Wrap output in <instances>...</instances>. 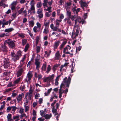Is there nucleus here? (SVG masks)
I'll use <instances>...</instances> for the list:
<instances>
[{
  "instance_id": "obj_52",
  "label": "nucleus",
  "mask_w": 121,
  "mask_h": 121,
  "mask_svg": "<svg viewBox=\"0 0 121 121\" xmlns=\"http://www.w3.org/2000/svg\"><path fill=\"white\" fill-rule=\"evenodd\" d=\"M40 96V95L39 93H36L35 95V98L36 99H38V98L37 97H39Z\"/></svg>"
},
{
  "instance_id": "obj_17",
  "label": "nucleus",
  "mask_w": 121,
  "mask_h": 121,
  "mask_svg": "<svg viewBox=\"0 0 121 121\" xmlns=\"http://www.w3.org/2000/svg\"><path fill=\"white\" fill-rule=\"evenodd\" d=\"M60 64H56L54 65L52 68V69L54 71H55L56 69L60 65Z\"/></svg>"
},
{
  "instance_id": "obj_11",
  "label": "nucleus",
  "mask_w": 121,
  "mask_h": 121,
  "mask_svg": "<svg viewBox=\"0 0 121 121\" xmlns=\"http://www.w3.org/2000/svg\"><path fill=\"white\" fill-rule=\"evenodd\" d=\"M67 40H66L65 41H64L62 44L60 45L59 48L60 50L62 49L64 47L65 44L67 42Z\"/></svg>"
},
{
  "instance_id": "obj_36",
  "label": "nucleus",
  "mask_w": 121,
  "mask_h": 121,
  "mask_svg": "<svg viewBox=\"0 0 121 121\" xmlns=\"http://www.w3.org/2000/svg\"><path fill=\"white\" fill-rule=\"evenodd\" d=\"M51 8L52 7H51L50 6L48 7V8L47 9H44V10H46V11H48L50 13L51 12V11L50 10L51 9Z\"/></svg>"
},
{
  "instance_id": "obj_5",
  "label": "nucleus",
  "mask_w": 121,
  "mask_h": 121,
  "mask_svg": "<svg viewBox=\"0 0 121 121\" xmlns=\"http://www.w3.org/2000/svg\"><path fill=\"white\" fill-rule=\"evenodd\" d=\"M67 79V77H65L64 79V83L66 84V86L67 87H69V85L70 83L71 78L70 76L69 77L67 80H66Z\"/></svg>"
},
{
  "instance_id": "obj_42",
  "label": "nucleus",
  "mask_w": 121,
  "mask_h": 121,
  "mask_svg": "<svg viewBox=\"0 0 121 121\" xmlns=\"http://www.w3.org/2000/svg\"><path fill=\"white\" fill-rule=\"evenodd\" d=\"M13 86V85L12 82H9L7 85V86L8 87H10Z\"/></svg>"
},
{
  "instance_id": "obj_3",
  "label": "nucleus",
  "mask_w": 121,
  "mask_h": 121,
  "mask_svg": "<svg viewBox=\"0 0 121 121\" xmlns=\"http://www.w3.org/2000/svg\"><path fill=\"white\" fill-rule=\"evenodd\" d=\"M3 66L4 68L6 69L10 66V62L9 59L7 58H4L3 60Z\"/></svg>"
},
{
  "instance_id": "obj_41",
  "label": "nucleus",
  "mask_w": 121,
  "mask_h": 121,
  "mask_svg": "<svg viewBox=\"0 0 121 121\" xmlns=\"http://www.w3.org/2000/svg\"><path fill=\"white\" fill-rule=\"evenodd\" d=\"M12 108L13 109L12 111H14V112L17 109V108L15 106H11V108Z\"/></svg>"
},
{
  "instance_id": "obj_39",
  "label": "nucleus",
  "mask_w": 121,
  "mask_h": 121,
  "mask_svg": "<svg viewBox=\"0 0 121 121\" xmlns=\"http://www.w3.org/2000/svg\"><path fill=\"white\" fill-rule=\"evenodd\" d=\"M24 107L25 108V112H26L29 109V107L28 106H26L25 105H24Z\"/></svg>"
},
{
  "instance_id": "obj_32",
  "label": "nucleus",
  "mask_w": 121,
  "mask_h": 121,
  "mask_svg": "<svg viewBox=\"0 0 121 121\" xmlns=\"http://www.w3.org/2000/svg\"><path fill=\"white\" fill-rule=\"evenodd\" d=\"M57 109H55V107H53L52 108V112L54 114L55 112H57Z\"/></svg>"
},
{
  "instance_id": "obj_21",
  "label": "nucleus",
  "mask_w": 121,
  "mask_h": 121,
  "mask_svg": "<svg viewBox=\"0 0 121 121\" xmlns=\"http://www.w3.org/2000/svg\"><path fill=\"white\" fill-rule=\"evenodd\" d=\"M29 24L30 26L32 27L34 25V22L32 20L29 22Z\"/></svg>"
},
{
  "instance_id": "obj_53",
  "label": "nucleus",
  "mask_w": 121,
  "mask_h": 121,
  "mask_svg": "<svg viewBox=\"0 0 121 121\" xmlns=\"http://www.w3.org/2000/svg\"><path fill=\"white\" fill-rule=\"evenodd\" d=\"M37 27L36 26H35L34 27L33 29V30L34 31L35 33L36 32H37L36 30H37Z\"/></svg>"
},
{
  "instance_id": "obj_57",
  "label": "nucleus",
  "mask_w": 121,
  "mask_h": 121,
  "mask_svg": "<svg viewBox=\"0 0 121 121\" xmlns=\"http://www.w3.org/2000/svg\"><path fill=\"white\" fill-rule=\"evenodd\" d=\"M31 62V61H29L27 65V66L28 67L30 68V64Z\"/></svg>"
},
{
  "instance_id": "obj_43",
  "label": "nucleus",
  "mask_w": 121,
  "mask_h": 121,
  "mask_svg": "<svg viewBox=\"0 0 121 121\" xmlns=\"http://www.w3.org/2000/svg\"><path fill=\"white\" fill-rule=\"evenodd\" d=\"M11 107L9 106L6 109V111L7 112H9L11 110Z\"/></svg>"
},
{
  "instance_id": "obj_19",
  "label": "nucleus",
  "mask_w": 121,
  "mask_h": 121,
  "mask_svg": "<svg viewBox=\"0 0 121 121\" xmlns=\"http://www.w3.org/2000/svg\"><path fill=\"white\" fill-rule=\"evenodd\" d=\"M16 55L17 56L19 57V58L20 57L22 56V52L21 51L19 50L17 52V54Z\"/></svg>"
},
{
  "instance_id": "obj_24",
  "label": "nucleus",
  "mask_w": 121,
  "mask_h": 121,
  "mask_svg": "<svg viewBox=\"0 0 121 121\" xmlns=\"http://www.w3.org/2000/svg\"><path fill=\"white\" fill-rule=\"evenodd\" d=\"M67 48H64L63 53L65 54H70V53L69 52H66V51Z\"/></svg>"
},
{
  "instance_id": "obj_55",
  "label": "nucleus",
  "mask_w": 121,
  "mask_h": 121,
  "mask_svg": "<svg viewBox=\"0 0 121 121\" xmlns=\"http://www.w3.org/2000/svg\"><path fill=\"white\" fill-rule=\"evenodd\" d=\"M56 100H55L54 102L51 104V106H52L53 107H55L54 105L56 103Z\"/></svg>"
},
{
  "instance_id": "obj_62",
  "label": "nucleus",
  "mask_w": 121,
  "mask_h": 121,
  "mask_svg": "<svg viewBox=\"0 0 121 121\" xmlns=\"http://www.w3.org/2000/svg\"><path fill=\"white\" fill-rule=\"evenodd\" d=\"M27 19L26 18H24L23 19V23H25L27 21Z\"/></svg>"
},
{
  "instance_id": "obj_45",
  "label": "nucleus",
  "mask_w": 121,
  "mask_h": 121,
  "mask_svg": "<svg viewBox=\"0 0 121 121\" xmlns=\"http://www.w3.org/2000/svg\"><path fill=\"white\" fill-rule=\"evenodd\" d=\"M18 36L19 37H21L22 38H24L25 37V36H24V35L23 34H18Z\"/></svg>"
},
{
  "instance_id": "obj_60",
  "label": "nucleus",
  "mask_w": 121,
  "mask_h": 121,
  "mask_svg": "<svg viewBox=\"0 0 121 121\" xmlns=\"http://www.w3.org/2000/svg\"><path fill=\"white\" fill-rule=\"evenodd\" d=\"M39 104H41L42 103L43 99L42 98H40L39 99Z\"/></svg>"
},
{
  "instance_id": "obj_20",
  "label": "nucleus",
  "mask_w": 121,
  "mask_h": 121,
  "mask_svg": "<svg viewBox=\"0 0 121 121\" xmlns=\"http://www.w3.org/2000/svg\"><path fill=\"white\" fill-rule=\"evenodd\" d=\"M22 95L21 94H19L18 95V97H17V101L19 102L22 99Z\"/></svg>"
},
{
  "instance_id": "obj_31",
  "label": "nucleus",
  "mask_w": 121,
  "mask_h": 121,
  "mask_svg": "<svg viewBox=\"0 0 121 121\" xmlns=\"http://www.w3.org/2000/svg\"><path fill=\"white\" fill-rule=\"evenodd\" d=\"M48 77L45 78L43 80V82H48L49 81V80L48 78Z\"/></svg>"
},
{
  "instance_id": "obj_10",
  "label": "nucleus",
  "mask_w": 121,
  "mask_h": 121,
  "mask_svg": "<svg viewBox=\"0 0 121 121\" xmlns=\"http://www.w3.org/2000/svg\"><path fill=\"white\" fill-rule=\"evenodd\" d=\"M49 21L45 20L44 23V25L45 28H48Z\"/></svg>"
},
{
  "instance_id": "obj_49",
  "label": "nucleus",
  "mask_w": 121,
  "mask_h": 121,
  "mask_svg": "<svg viewBox=\"0 0 121 121\" xmlns=\"http://www.w3.org/2000/svg\"><path fill=\"white\" fill-rule=\"evenodd\" d=\"M67 23L69 24L70 25L71 24V20H70V19H68L67 21Z\"/></svg>"
},
{
  "instance_id": "obj_64",
  "label": "nucleus",
  "mask_w": 121,
  "mask_h": 121,
  "mask_svg": "<svg viewBox=\"0 0 121 121\" xmlns=\"http://www.w3.org/2000/svg\"><path fill=\"white\" fill-rule=\"evenodd\" d=\"M38 120L39 121H43L44 120V118H42L41 117H40L38 118Z\"/></svg>"
},
{
  "instance_id": "obj_51",
  "label": "nucleus",
  "mask_w": 121,
  "mask_h": 121,
  "mask_svg": "<svg viewBox=\"0 0 121 121\" xmlns=\"http://www.w3.org/2000/svg\"><path fill=\"white\" fill-rule=\"evenodd\" d=\"M38 16L39 17V19H41L43 17V14L42 13H41L38 15Z\"/></svg>"
},
{
  "instance_id": "obj_7",
  "label": "nucleus",
  "mask_w": 121,
  "mask_h": 121,
  "mask_svg": "<svg viewBox=\"0 0 121 121\" xmlns=\"http://www.w3.org/2000/svg\"><path fill=\"white\" fill-rule=\"evenodd\" d=\"M5 42H4V44L1 45V50L3 52H7L8 51V48L7 46L5 45Z\"/></svg>"
},
{
  "instance_id": "obj_48",
  "label": "nucleus",
  "mask_w": 121,
  "mask_h": 121,
  "mask_svg": "<svg viewBox=\"0 0 121 121\" xmlns=\"http://www.w3.org/2000/svg\"><path fill=\"white\" fill-rule=\"evenodd\" d=\"M65 48H66V50L67 51L69 50H69H70L71 48V47L69 45H67V46Z\"/></svg>"
},
{
  "instance_id": "obj_18",
  "label": "nucleus",
  "mask_w": 121,
  "mask_h": 121,
  "mask_svg": "<svg viewBox=\"0 0 121 121\" xmlns=\"http://www.w3.org/2000/svg\"><path fill=\"white\" fill-rule=\"evenodd\" d=\"M14 30L12 28H10L9 29H5L4 30L5 32H10Z\"/></svg>"
},
{
  "instance_id": "obj_47",
  "label": "nucleus",
  "mask_w": 121,
  "mask_h": 121,
  "mask_svg": "<svg viewBox=\"0 0 121 121\" xmlns=\"http://www.w3.org/2000/svg\"><path fill=\"white\" fill-rule=\"evenodd\" d=\"M36 25L40 29L41 27V25L38 22H37L36 23Z\"/></svg>"
},
{
  "instance_id": "obj_44",
  "label": "nucleus",
  "mask_w": 121,
  "mask_h": 121,
  "mask_svg": "<svg viewBox=\"0 0 121 121\" xmlns=\"http://www.w3.org/2000/svg\"><path fill=\"white\" fill-rule=\"evenodd\" d=\"M9 73V72H4L3 74V76H8Z\"/></svg>"
},
{
  "instance_id": "obj_26",
  "label": "nucleus",
  "mask_w": 121,
  "mask_h": 121,
  "mask_svg": "<svg viewBox=\"0 0 121 121\" xmlns=\"http://www.w3.org/2000/svg\"><path fill=\"white\" fill-rule=\"evenodd\" d=\"M42 4L41 2H38L37 4V7L38 8H40L42 6Z\"/></svg>"
},
{
  "instance_id": "obj_16",
  "label": "nucleus",
  "mask_w": 121,
  "mask_h": 121,
  "mask_svg": "<svg viewBox=\"0 0 121 121\" xmlns=\"http://www.w3.org/2000/svg\"><path fill=\"white\" fill-rule=\"evenodd\" d=\"M81 5L83 9H84V8L83 7H86L88 6L86 2H82L81 3Z\"/></svg>"
},
{
  "instance_id": "obj_56",
  "label": "nucleus",
  "mask_w": 121,
  "mask_h": 121,
  "mask_svg": "<svg viewBox=\"0 0 121 121\" xmlns=\"http://www.w3.org/2000/svg\"><path fill=\"white\" fill-rule=\"evenodd\" d=\"M11 117L12 115L10 114H8L7 117V118H9L10 119H11Z\"/></svg>"
},
{
  "instance_id": "obj_33",
  "label": "nucleus",
  "mask_w": 121,
  "mask_h": 121,
  "mask_svg": "<svg viewBox=\"0 0 121 121\" xmlns=\"http://www.w3.org/2000/svg\"><path fill=\"white\" fill-rule=\"evenodd\" d=\"M24 8L22 7V8L20 10L18 11V13L19 14H21L22 13L23 11L24 10Z\"/></svg>"
},
{
  "instance_id": "obj_13",
  "label": "nucleus",
  "mask_w": 121,
  "mask_h": 121,
  "mask_svg": "<svg viewBox=\"0 0 121 121\" xmlns=\"http://www.w3.org/2000/svg\"><path fill=\"white\" fill-rule=\"evenodd\" d=\"M54 74H52V75L50 76H49L48 77L49 78H48L49 80V81L50 82H52L53 83V79L54 78Z\"/></svg>"
},
{
  "instance_id": "obj_35",
  "label": "nucleus",
  "mask_w": 121,
  "mask_h": 121,
  "mask_svg": "<svg viewBox=\"0 0 121 121\" xmlns=\"http://www.w3.org/2000/svg\"><path fill=\"white\" fill-rule=\"evenodd\" d=\"M30 9L32 11H35V9L34 4H32L31 5V7Z\"/></svg>"
},
{
  "instance_id": "obj_61",
  "label": "nucleus",
  "mask_w": 121,
  "mask_h": 121,
  "mask_svg": "<svg viewBox=\"0 0 121 121\" xmlns=\"http://www.w3.org/2000/svg\"><path fill=\"white\" fill-rule=\"evenodd\" d=\"M19 112L22 114L23 112V109L22 108H21L20 109Z\"/></svg>"
},
{
  "instance_id": "obj_34",
  "label": "nucleus",
  "mask_w": 121,
  "mask_h": 121,
  "mask_svg": "<svg viewBox=\"0 0 121 121\" xmlns=\"http://www.w3.org/2000/svg\"><path fill=\"white\" fill-rule=\"evenodd\" d=\"M13 89V88H8L5 90V92H9L12 90Z\"/></svg>"
},
{
  "instance_id": "obj_22",
  "label": "nucleus",
  "mask_w": 121,
  "mask_h": 121,
  "mask_svg": "<svg viewBox=\"0 0 121 121\" xmlns=\"http://www.w3.org/2000/svg\"><path fill=\"white\" fill-rule=\"evenodd\" d=\"M29 47V43H27L25 46L24 49V51L25 52H26L28 50Z\"/></svg>"
},
{
  "instance_id": "obj_14",
  "label": "nucleus",
  "mask_w": 121,
  "mask_h": 121,
  "mask_svg": "<svg viewBox=\"0 0 121 121\" xmlns=\"http://www.w3.org/2000/svg\"><path fill=\"white\" fill-rule=\"evenodd\" d=\"M44 117L46 119H50L52 117V114H50L49 115L46 114V115H44Z\"/></svg>"
},
{
  "instance_id": "obj_4",
  "label": "nucleus",
  "mask_w": 121,
  "mask_h": 121,
  "mask_svg": "<svg viewBox=\"0 0 121 121\" xmlns=\"http://www.w3.org/2000/svg\"><path fill=\"white\" fill-rule=\"evenodd\" d=\"M33 76V74L31 72H29L27 75V78L25 79V81L27 82H29V83L30 82H31L30 81L31 80Z\"/></svg>"
},
{
  "instance_id": "obj_15",
  "label": "nucleus",
  "mask_w": 121,
  "mask_h": 121,
  "mask_svg": "<svg viewBox=\"0 0 121 121\" xmlns=\"http://www.w3.org/2000/svg\"><path fill=\"white\" fill-rule=\"evenodd\" d=\"M22 79L21 77H19L14 82V83L15 84H16L18 83L21 80H22Z\"/></svg>"
},
{
  "instance_id": "obj_50",
  "label": "nucleus",
  "mask_w": 121,
  "mask_h": 121,
  "mask_svg": "<svg viewBox=\"0 0 121 121\" xmlns=\"http://www.w3.org/2000/svg\"><path fill=\"white\" fill-rule=\"evenodd\" d=\"M64 83H64V82H63L61 84L60 87V88H62L65 86Z\"/></svg>"
},
{
  "instance_id": "obj_12",
  "label": "nucleus",
  "mask_w": 121,
  "mask_h": 121,
  "mask_svg": "<svg viewBox=\"0 0 121 121\" xmlns=\"http://www.w3.org/2000/svg\"><path fill=\"white\" fill-rule=\"evenodd\" d=\"M60 41L59 40H56V41L54 44V48L56 49L59 44Z\"/></svg>"
},
{
  "instance_id": "obj_63",
  "label": "nucleus",
  "mask_w": 121,
  "mask_h": 121,
  "mask_svg": "<svg viewBox=\"0 0 121 121\" xmlns=\"http://www.w3.org/2000/svg\"><path fill=\"white\" fill-rule=\"evenodd\" d=\"M40 115L41 116H42L44 113V111H43V110H41L40 111Z\"/></svg>"
},
{
  "instance_id": "obj_27",
  "label": "nucleus",
  "mask_w": 121,
  "mask_h": 121,
  "mask_svg": "<svg viewBox=\"0 0 121 121\" xmlns=\"http://www.w3.org/2000/svg\"><path fill=\"white\" fill-rule=\"evenodd\" d=\"M51 69V66L50 65H48V66L46 72L47 73H48L50 71Z\"/></svg>"
},
{
  "instance_id": "obj_6",
  "label": "nucleus",
  "mask_w": 121,
  "mask_h": 121,
  "mask_svg": "<svg viewBox=\"0 0 121 121\" xmlns=\"http://www.w3.org/2000/svg\"><path fill=\"white\" fill-rule=\"evenodd\" d=\"M11 54L12 59L14 61V62H16L17 60H19V57L17 56L15 53L14 52H11Z\"/></svg>"
},
{
  "instance_id": "obj_40",
  "label": "nucleus",
  "mask_w": 121,
  "mask_h": 121,
  "mask_svg": "<svg viewBox=\"0 0 121 121\" xmlns=\"http://www.w3.org/2000/svg\"><path fill=\"white\" fill-rule=\"evenodd\" d=\"M75 34V36H77L78 35V34L77 33H74L73 32L72 33V35H71V37L73 39V35H74Z\"/></svg>"
},
{
  "instance_id": "obj_9",
  "label": "nucleus",
  "mask_w": 121,
  "mask_h": 121,
  "mask_svg": "<svg viewBox=\"0 0 121 121\" xmlns=\"http://www.w3.org/2000/svg\"><path fill=\"white\" fill-rule=\"evenodd\" d=\"M24 71L22 68L19 69L17 73V77H18L20 76L22 73Z\"/></svg>"
},
{
  "instance_id": "obj_25",
  "label": "nucleus",
  "mask_w": 121,
  "mask_h": 121,
  "mask_svg": "<svg viewBox=\"0 0 121 121\" xmlns=\"http://www.w3.org/2000/svg\"><path fill=\"white\" fill-rule=\"evenodd\" d=\"M60 53L58 51L56 54V59H58L59 58Z\"/></svg>"
},
{
  "instance_id": "obj_37",
  "label": "nucleus",
  "mask_w": 121,
  "mask_h": 121,
  "mask_svg": "<svg viewBox=\"0 0 121 121\" xmlns=\"http://www.w3.org/2000/svg\"><path fill=\"white\" fill-rule=\"evenodd\" d=\"M11 9L13 11L14 10H15L16 9L15 6V5H11Z\"/></svg>"
},
{
  "instance_id": "obj_29",
  "label": "nucleus",
  "mask_w": 121,
  "mask_h": 121,
  "mask_svg": "<svg viewBox=\"0 0 121 121\" xmlns=\"http://www.w3.org/2000/svg\"><path fill=\"white\" fill-rule=\"evenodd\" d=\"M48 29V28H45L44 29L43 33L46 34H47L48 33L49 31Z\"/></svg>"
},
{
  "instance_id": "obj_59",
  "label": "nucleus",
  "mask_w": 121,
  "mask_h": 121,
  "mask_svg": "<svg viewBox=\"0 0 121 121\" xmlns=\"http://www.w3.org/2000/svg\"><path fill=\"white\" fill-rule=\"evenodd\" d=\"M17 4V3L16 1H13V2L12 4H11V5H13L16 6Z\"/></svg>"
},
{
  "instance_id": "obj_58",
  "label": "nucleus",
  "mask_w": 121,
  "mask_h": 121,
  "mask_svg": "<svg viewBox=\"0 0 121 121\" xmlns=\"http://www.w3.org/2000/svg\"><path fill=\"white\" fill-rule=\"evenodd\" d=\"M71 13L70 11H67V15L68 16L71 15Z\"/></svg>"
},
{
  "instance_id": "obj_54",
  "label": "nucleus",
  "mask_w": 121,
  "mask_h": 121,
  "mask_svg": "<svg viewBox=\"0 0 121 121\" xmlns=\"http://www.w3.org/2000/svg\"><path fill=\"white\" fill-rule=\"evenodd\" d=\"M32 114L34 116H36V112L35 110L34 109L33 110V113Z\"/></svg>"
},
{
  "instance_id": "obj_1",
  "label": "nucleus",
  "mask_w": 121,
  "mask_h": 121,
  "mask_svg": "<svg viewBox=\"0 0 121 121\" xmlns=\"http://www.w3.org/2000/svg\"><path fill=\"white\" fill-rule=\"evenodd\" d=\"M5 42L8 45L9 47L12 49H13L15 47L16 41L12 40L11 39H9L5 41Z\"/></svg>"
},
{
  "instance_id": "obj_38",
  "label": "nucleus",
  "mask_w": 121,
  "mask_h": 121,
  "mask_svg": "<svg viewBox=\"0 0 121 121\" xmlns=\"http://www.w3.org/2000/svg\"><path fill=\"white\" fill-rule=\"evenodd\" d=\"M42 10L41 9H38L37 12V13L38 14H39L40 13H41L42 12Z\"/></svg>"
},
{
  "instance_id": "obj_23",
  "label": "nucleus",
  "mask_w": 121,
  "mask_h": 121,
  "mask_svg": "<svg viewBox=\"0 0 121 121\" xmlns=\"http://www.w3.org/2000/svg\"><path fill=\"white\" fill-rule=\"evenodd\" d=\"M27 42V40L25 39L22 40V43L23 46H24L26 44Z\"/></svg>"
},
{
  "instance_id": "obj_30",
  "label": "nucleus",
  "mask_w": 121,
  "mask_h": 121,
  "mask_svg": "<svg viewBox=\"0 0 121 121\" xmlns=\"http://www.w3.org/2000/svg\"><path fill=\"white\" fill-rule=\"evenodd\" d=\"M46 64H43V65L42 68V70H46Z\"/></svg>"
},
{
  "instance_id": "obj_8",
  "label": "nucleus",
  "mask_w": 121,
  "mask_h": 121,
  "mask_svg": "<svg viewBox=\"0 0 121 121\" xmlns=\"http://www.w3.org/2000/svg\"><path fill=\"white\" fill-rule=\"evenodd\" d=\"M39 59H35V64L36 65V69L38 70L40 67V63L39 62Z\"/></svg>"
},
{
  "instance_id": "obj_46",
  "label": "nucleus",
  "mask_w": 121,
  "mask_h": 121,
  "mask_svg": "<svg viewBox=\"0 0 121 121\" xmlns=\"http://www.w3.org/2000/svg\"><path fill=\"white\" fill-rule=\"evenodd\" d=\"M58 28V26H56V27H55L52 29L54 31H56Z\"/></svg>"
},
{
  "instance_id": "obj_2",
  "label": "nucleus",
  "mask_w": 121,
  "mask_h": 121,
  "mask_svg": "<svg viewBox=\"0 0 121 121\" xmlns=\"http://www.w3.org/2000/svg\"><path fill=\"white\" fill-rule=\"evenodd\" d=\"M76 7H74L73 8H72V10L73 12L75 14L74 15H73L71 17V19L73 21L75 17V15H78V13L79 12L80 10V8H78L77 9H76Z\"/></svg>"
},
{
  "instance_id": "obj_28",
  "label": "nucleus",
  "mask_w": 121,
  "mask_h": 121,
  "mask_svg": "<svg viewBox=\"0 0 121 121\" xmlns=\"http://www.w3.org/2000/svg\"><path fill=\"white\" fill-rule=\"evenodd\" d=\"M40 48L39 46H37L36 47V53H39L40 51Z\"/></svg>"
}]
</instances>
